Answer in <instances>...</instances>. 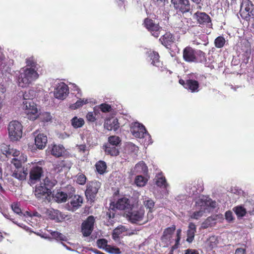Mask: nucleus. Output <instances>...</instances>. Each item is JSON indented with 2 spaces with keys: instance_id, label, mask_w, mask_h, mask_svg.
Here are the masks:
<instances>
[{
  "instance_id": "1",
  "label": "nucleus",
  "mask_w": 254,
  "mask_h": 254,
  "mask_svg": "<svg viewBox=\"0 0 254 254\" xmlns=\"http://www.w3.org/2000/svg\"><path fill=\"white\" fill-rule=\"evenodd\" d=\"M183 60L187 63H204L206 62L205 54L201 50H196L190 46L183 51Z\"/></svg>"
},
{
  "instance_id": "2",
  "label": "nucleus",
  "mask_w": 254,
  "mask_h": 254,
  "mask_svg": "<svg viewBox=\"0 0 254 254\" xmlns=\"http://www.w3.org/2000/svg\"><path fill=\"white\" fill-rule=\"evenodd\" d=\"M39 74L35 69L26 67L21 70L18 78L19 86L26 87L37 79Z\"/></svg>"
},
{
  "instance_id": "3",
  "label": "nucleus",
  "mask_w": 254,
  "mask_h": 254,
  "mask_svg": "<svg viewBox=\"0 0 254 254\" xmlns=\"http://www.w3.org/2000/svg\"><path fill=\"white\" fill-rule=\"evenodd\" d=\"M101 187V183L98 181L93 180L87 182L85 191V195L87 201L91 203L95 202Z\"/></svg>"
},
{
  "instance_id": "4",
  "label": "nucleus",
  "mask_w": 254,
  "mask_h": 254,
  "mask_svg": "<svg viewBox=\"0 0 254 254\" xmlns=\"http://www.w3.org/2000/svg\"><path fill=\"white\" fill-rule=\"evenodd\" d=\"M23 127L21 123L17 121L10 122L8 126L9 137L12 141L20 139L22 135Z\"/></svg>"
},
{
  "instance_id": "5",
  "label": "nucleus",
  "mask_w": 254,
  "mask_h": 254,
  "mask_svg": "<svg viewBox=\"0 0 254 254\" xmlns=\"http://www.w3.org/2000/svg\"><path fill=\"white\" fill-rule=\"evenodd\" d=\"M44 165V161H39L33 164L29 171V182L30 183L34 184L40 180L44 174L42 167Z\"/></svg>"
},
{
  "instance_id": "6",
  "label": "nucleus",
  "mask_w": 254,
  "mask_h": 254,
  "mask_svg": "<svg viewBox=\"0 0 254 254\" xmlns=\"http://www.w3.org/2000/svg\"><path fill=\"white\" fill-rule=\"evenodd\" d=\"M22 108L29 120L34 121L39 117L37 105L32 100L23 101Z\"/></svg>"
},
{
  "instance_id": "7",
  "label": "nucleus",
  "mask_w": 254,
  "mask_h": 254,
  "mask_svg": "<svg viewBox=\"0 0 254 254\" xmlns=\"http://www.w3.org/2000/svg\"><path fill=\"white\" fill-rule=\"evenodd\" d=\"M129 221L132 224L141 225L146 223L148 220H144V210L142 209L131 210L127 214Z\"/></svg>"
},
{
  "instance_id": "8",
  "label": "nucleus",
  "mask_w": 254,
  "mask_h": 254,
  "mask_svg": "<svg viewBox=\"0 0 254 254\" xmlns=\"http://www.w3.org/2000/svg\"><path fill=\"white\" fill-rule=\"evenodd\" d=\"M192 17L199 26L212 28L211 18L206 13L197 11L192 14Z\"/></svg>"
},
{
  "instance_id": "9",
  "label": "nucleus",
  "mask_w": 254,
  "mask_h": 254,
  "mask_svg": "<svg viewBox=\"0 0 254 254\" xmlns=\"http://www.w3.org/2000/svg\"><path fill=\"white\" fill-rule=\"evenodd\" d=\"M95 222L94 217L92 215L88 216L81 224V232L84 237L89 236L94 229Z\"/></svg>"
},
{
  "instance_id": "10",
  "label": "nucleus",
  "mask_w": 254,
  "mask_h": 254,
  "mask_svg": "<svg viewBox=\"0 0 254 254\" xmlns=\"http://www.w3.org/2000/svg\"><path fill=\"white\" fill-rule=\"evenodd\" d=\"M204 190L203 181L201 180H195L189 184L187 186V192L191 195H197L203 191Z\"/></svg>"
},
{
  "instance_id": "11",
  "label": "nucleus",
  "mask_w": 254,
  "mask_h": 254,
  "mask_svg": "<svg viewBox=\"0 0 254 254\" xmlns=\"http://www.w3.org/2000/svg\"><path fill=\"white\" fill-rule=\"evenodd\" d=\"M171 2L174 5L175 9L183 14L190 12V4L189 0H171Z\"/></svg>"
},
{
  "instance_id": "12",
  "label": "nucleus",
  "mask_w": 254,
  "mask_h": 254,
  "mask_svg": "<svg viewBox=\"0 0 254 254\" xmlns=\"http://www.w3.org/2000/svg\"><path fill=\"white\" fill-rule=\"evenodd\" d=\"M143 24L145 28L151 33L154 37L158 38L159 36L161 27L159 24L155 23L152 19L148 18H146L144 19Z\"/></svg>"
},
{
  "instance_id": "13",
  "label": "nucleus",
  "mask_w": 254,
  "mask_h": 254,
  "mask_svg": "<svg viewBox=\"0 0 254 254\" xmlns=\"http://www.w3.org/2000/svg\"><path fill=\"white\" fill-rule=\"evenodd\" d=\"M179 83L185 89L192 93L199 91V84L198 81L195 79H189L185 80L183 79H180L179 80Z\"/></svg>"
},
{
  "instance_id": "14",
  "label": "nucleus",
  "mask_w": 254,
  "mask_h": 254,
  "mask_svg": "<svg viewBox=\"0 0 254 254\" xmlns=\"http://www.w3.org/2000/svg\"><path fill=\"white\" fill-rule=\"evenodd\" d=\"M240 15L243 19L250 21L251 18H254V5L252 1L248 0L245 4V11L240 10Z\"/></svg>"
},
{
  "instance_id": "15",
  "label": "nucleus",
  "mask_w": 254,
  "mask_h": 254,
  "mask_svg": "<svg viewBox=\"0 0 254 254\" xmlns=\"http://www.w3.org/2000/svg\"><path fill=\"white\" fill-rule=\"evenodd\" d=\"M70 198V200L67 204L69 210L74 211L79 208L83 203V198L80 195H74Z\"/></svg>"
},
{
  "instance_id": "16",
  "label": "nucleus",
  "mask_w": 254,
  "mask_h": 254,
  "mask_svg": "<svg viewBox=\"0 0 254 254\" xmlns=\"http://www.w3.org/2000/svg\"><path fill=\"white\" fill-rule=\"evenodd\" d=\"M132 134L137 138H143L147 134V130L145 127L138 123H135L134 126L130 129Z\"/></svg>"
},
{
  "instance_id": "17",
  "label": "nucleus",
  "mask_w": 254,
  "mask_h": 254,
  "mask_svg": "<svg viewBox=\"0 0 254 254\" xmlns=\"http://www.w3.org/2000/svg\"><path fill=\"white\" fill-rule=\"evenodd\" d=\"M68 87L64 83L60 84L56 88L54 94L56 98L63 100L68 94Z\"/></svg>"
},
{
  "instance_id": "18",
  "label": "nucleus",
  "mask_w": 254,
  "mask_h": 254,
  "mask_svg": "<svg viewBox=\"0 0 254 254\" xmlns=\"http://www.w3.org/2000/svg\"><path fill=\"white\" fill-rule=\"evenodd\" d=\"M125 233L124 235H132L135 234L134 230H129L125 226H119L115 228L113 232L112 237L114 240H116L120 238V236Z\"/></svg>"
},
{
  "instance_id": "19",
  "label": "nucleus",
  "mask_w": 254,
  "mask_h": 254,
  "mask_svg": "<svg viewBox=\"0 0 254 254\" xmlns=\"http://www.w3.org/2000/svg\"><path fill=\"white\" fill-rule=\"evenodd\" d=\"M46 190L47 189L41 183L36 186L34 191L36 197L38 199L47 198L48 196L52 194V192Z\"/></svg>"
},
{
  "instance_id": "20",
  "label": "nucleus",
  "mask_w": 254,
  "mask_h": 254,
  "mask_svg": "<svg viewBox=\"0 0 254 254\" xmlns=\"http://www.w3.org/2000/svg\"><path fill=\"white\" fill-rule=\"evenodd\" d=\"M159 41L162 45L167 48H169L175 42V38L173 34L167 32L160 37Z\"/></svg>"
},
{
  "instance_id": "21",
  "label": "nucleus",
  "mask_w": 254,
  "mask_h": 254,
  "mask_svg": "<svg viewBox=\"0 0 254 254\" xmlns=\"http://www.w3.org/2000/svg\"><path fill=\"white\" fill-rule=\"evenodd\" d=\"M240 47L242 52L243 53L244 56L245 57V58L244 59V62L245 63H248L250 59L252 51L250 43L247 40L241 41Z\"/></svg>"
},
{
  "instance_id": "22",
  "label": "nucleus",
  "mask_w": 254,
  "mask_h": 254,
  "mask_svg": "<svg viewBox=\"0 0 254 254\" xmlns=\"http://www.w3.org/2000/svg\"><path fill=\"white\" fill-rule=\"evenodd\" d=\"M47 142V136L43 133H39L35 137V144L39 149H43Z\"/></svg>"
},
{
  "instance_id": "23",
  "label": "nucleus",
  "mask_w": 254,
  "mask_h": 254,
  "mask_svg": "<svg viewBox=\"0 0 254 254\" xmlns=\"http://www.w3.org/2000/svg\"><path fill=\"white\" fill-rule=\"evenodd\" d=\"M120 127L118 119L112 117L107 119L104 123V127L108 130H117Z\"/></svg>"
},
{
  "instance_id": "24",
  "label": "nucleus",
  "mask_w": 254,
  "mask_h": 254,
  "mask_svg": "<svg viewBox=\"0 0 254 254\" xmlns=\"http://www.w3.org/2000/svg\"><path fill=\"white\" fill-rule=\"evenodd\" d=\"M27 175V168H25L24 167H19L15 168L13 172L12 176L19 181H24L26 180Z\"/></svg>"
},
{
  "instance_id": "25",
  "label": "nucleus",
  "mask_w": 254,
  "mask_h": 254,
  "mask_svg": "<svg viewBox=\"0 0 254 254\" xmlns=\"http://www.w3.org/2000/svg\"><path fill=\"white\" fill-rule=\"evenodd\" d=\"M41 183L47 189L46 190L52 192V189L57 184V181L50 175L46 176Z\"/></svg>"
},
{
  "instance_id": "26",
  "label": "nucleus",
  "mask_w": 254,
  "mask_h": 254,
  "mask_svg": "<svg viewBox=\"0 0 254 254\" xmlns=\"http://www.w3.org/2000/svg\"><path fill=\"white\" fill-rule=\"evenodd\" d=\"M1 151L2 153L5 154L7 157L12 155L14 158H15L20 154V152L19 150L10 148L9 145L8 146L5 144H3L1 146Z\"/></svg>"
},
{
  "instance_id": "27",
  "label": "nucleus",
  "mask_w": 254,
  "mask_h": 254,
  "mask_svg": "<svg viewBox=\"0 0 254 254\" xmlns=\"http://www.w3.org/2000/svg\"><path fill=\"white\" fill-rule=\"evenodd\" d=\"M143 205L147 209L149 210L147 213L148 219L151 220L153 218L152 213L154 210V201L152 199L147 198L143 201Z\"/></svg>"
},
{
  "instance_id": "28",
  "label": "nucleus",
  "mask_w": 254,
  "mask_h": 254,
  "mask_svg": "<svg viewBox=\"0 0 254 254\" xmlns=\"http://www.w3.org/2000/svg\"><path fill=\"white\" fill-rule=\"evenodd\" d=\"M105 153L111 156H117L119 154V147L106 144L103 146Z\"/></svg>"
},
{
  "instance_id": "29",
  "label": "nucleus",
  "mask_w": 254,
  "mask_h": 254,
  "mask_svg": "<svg viewBox=\"0 0 254 254\" xmlns=\"http://www.w3.org/2000/svg\"><path fill=\"white\" fill-rule=\"evenodd\" d=\"M64 153V147L62 145L54 144L51 150V154L56 157H60Z\"/></svg>"
},
{
  "instance_id": "30",
  "label": "nucleus",
  "mask_w": 254,
  "mask_h": 254,
  "mask_svg": "<svg viewBox=\"0 0 254 254\" xmlns=\"http://www.w3.org/2000/svg\"><path fill=\"white\" fill-rule=\"evenodd\" d=\"M129 200L127 198L123 197L118 199L115 204V207L119 210H125L129 207Z\"/></svg>"
},
{
  "instance_id": "31",
  "label": "nucleus",
  "mask_w": 254,
  "mask_h": 254,
  "mask_svg": "<svg viewBox=\"0 0 254 254\" xmlns=\"http://www.w3.org/2000/svg\"><path fill=\"white\" fill-rule=\"evenodd\" d=\"M149 57L152 60L151 64L152 65L159 67L162 64L159 60V55L157 52H152L150 54Z\"/></svg>"
},
{
  "instance_id": "32",
  "label": "nucleus",
  "mask_w": 254,
  "mask_h": 254,
  "mask_svg": "<svg viewBox=\"0 0 254 254\" xmlns=\"http://www.w3.org/2000/svg\"><path fill=\"white\" fill-rule=\"evenodd\" d=\"M84 123V121L82 118H78L76 116L71 120V125L74 128L81 127Z\"/></svg>"
},
{
  "instance_id": "33",
  "label": "nucleus",
  "mask_w": 254,
  "mask_h": 254,
  "mask_svg": "<svg viewBox=\"0 0 254 254\" xmlns=\"http://www.w3.org/2000/svg\"><path fill=\"white\" fill-rule=\"evenodd\" d=\"M95 167L97 172L99 174L102 175L106 172L107 169V165L105 162L100 160L96 163Z\"/></svg>"
},
{
  "instance_id": "34",
  "label": "nucleus",
  "mask_w": 254,
  "mask_h": 254,
  "mask_svg": "<svg viewBox=\"0 0 254 254\" xmlns=\"http://www.w3.org/2000/svg\"><path fill=\"white\" fill-rule=\"evenodd\" d=\"M175 229L176 227L175 225H172L171 227L165 229L163 232L162 238L166 240L170 239L172 235L174 233Z\"/></svg>"
},
{
  "instance_id": "35",
  "label": "nucleus",
  "mask_w": 254,
  "mask_h": 254,
  "mask_svg": "<svg viewBox=\"0 0 254 254\" xmlns=\"http://www.w3.org/2000/svg\"><path fill=\"white\" fill-rule=\"evenodd\" d=\"M121 142V139L119 136L112 135L108 137V142L106 144L120 147Z\"/></svg>"
},
{
  "instance_id": "36",
  "label": "nucleus",
  "mask_w": 254,
  "mask_h": 254,
  "mask_svg": "<svg viewBox=\"0 0 254 254\" xmlns=\"http://www.w3.org/2000/svg\"><path fill=\"white\" fill-rule=\"evenodd\" d=\"M49 216L51 219L57 221H61V219H63L61 212L57 209H53L50 211Z\"/></svg>"
},
{
  "instance_id": "37",
  "label": "nucleus",
  "mask_w": 254,
  "mask_h": 254,
  "mask_svg": "<svg viewBox=\"0 0 254 254\" xmlns=\"http://www.w3.org/2000/svg\"><path fill=\"white\" fill-rule=\"evenodd\" d=\"M233 210L238 218L244 217L247 213V210L246 208L241 205L234 207Z\"/></svg>"
},
{
  "instance_id": "38",
  "label": "nucleus",
  "mask_w": 254,
  "mask_h": 254,
  "mask_svg": "<svg viewBox=\"0 0 254 254\" xmlns=\"http://www.w3.org/2000/svg\"><path fill=\"white\" fill-rule=\"evenodd\" d=\"M27 161V159L22 157L20 160H18L17 158H13L11 160V163L15 167V168L23 167L22 165Z\"/></svg>"
},
{
  "instance_id": "39",
  "label": "nucleus",
  "mask_w": 254,
  "mask_h": 254,
  "mask_svg": "<svg viewBox=\"0 0 254 254\" xmlns=\"http://www.w3.org/2000/svg\"><path fill=\"white\" fill-rule=\"evenodd\" d=\"M147 181L143 176L139 175L135 177L134 183L138 187H143L146 185Z\"/></svg>"
},
{
  "instance_id": "40",
  "label": "nucleus",
  "mask_w": 254,
  "mask_h": 254,
  "mask_svg": "<svg viewBox=\"0 0 254 254\" xmlns=\"http://www.w3.org/2000/svg\"><path fill=\"white\" fill-rule=\"evenodd\" d=\"M55 198L58 202H65L67 198V195L63 191L58 192L55 195Z\"/></svg>"
},
{
  "instance_id": "41",
  "label": "nucleus",
  "mask_w": 254,
  "mask_h": 254,
  "mask_svg": "<svg viewBox=\"0 0 254 254\" xmlns=\"http://www.w3.org/2000/svg\"><path fill=\"white\" fill-rule=\"evenodd\" d=\"M225 42L226 40L223 36H218L215 39L214 44L216 48H221L224 46Z\"/></svg>"
},
{
  "instance_id": "42",
  "label": "nucleus",
  "mask_w": 254,
  "mask_h": 254,
  "mask_svg": "<svg viewBox=\"0 0 254 254\" xmlns=\"http://www.w3.org/2000/svg\"><path fill=\"white\" fill-rule=\"evenodd\" d=\"M11 208L13 211L16 214L21 216L22 214V210L20 207V204L18 202H13L11 204Z\"/></svg>"
},
{
  "instance_id": "43",
  "label": "nucleus",
  "mask_w": 254,
  "mask_h": 254,
  "mask_svg": "<svg viewBox=\"0 0 254 254\" xmlns=\"http://www.w3.org/2000/svg\"><path fill=\"white\" fill-rule=\"evenodd\" d=\"M156 184L157 186L164 189L167 188L168 186L166 179L164 177L158 178L156 182Z\"/></svg>"
},
{
  "instance_id": "44",
  "label": "nucleus",
  "mask_w": 254,
  "mask_h": 254,
  "mask_svg": "<svg viewBox=\"0 0 254 254\" xmlns=\"http://www.w3.org/2000/svg\"><path fill=\"white\" fill-rule=\"evenodd\" d=\"M88 103V100L87 99H81L77 100L75 104L72 105L71 106V108L72 109H78L81 107H82L83 105L86 104Z\"/></svg>"
},
{
  "instance_id": "45",
  "label": "nucleus",
  "mask_w": 254,
  "mask_h": 254,
  "mask_svg": "<svg viewBox=\"0 0 254 254\" xmlns=\"http://www.w3.org/2000/svg\"><path fill=\"white\" fill-rule=\"evenodd\" d=\"M26 64L27 66L35 69L36 67L37 64L33 57H29L26 60Z\"/></svg>"
},
{
  "instance_id": "46",
  "label": "nucleus",
  "mask_w": 254,
  "mask_h": 254,
  "mask_svg": "<svg viewBox=\"0 0 254 254\" xmlns=\"http://www.w3.org/2000/svg\"><path fill=\"white\" fill-rule=\"evenodd\" d=\"M52 236L57 240L60 241H65L66 238L63 235L62 233L57 232V231H53L51 233Z\"/></svg>"
},
{
  "instance_id": "47",
  "label": "nucleus",
  "mask_w": 254,
  "mask_h": 254,
  "mask_svg": "<svg viewBox=\"0 0 254 254\" xmlns=\"http://www.w3.org/2000/svg\"><path fill=\"white\" fill-rule=\"evenodd\" d=\"M87 181V178L85 175L83 174H78L77 175L76 183L80 185L85 184Z\"/></svg>"
},
{
  "instance_id": "48",
  "label": "nucleus",
  "mask_w": 254,
  "mask_h": 254,
  "mask_svg": "<svg viewBox=\"0 0 254 254\" xmlns=\"http://www.w3.org/2000/svg\"><path fill=\"white\" fill-rule=\"evenodd\" d=\"M99 108L103 113L110 112L112 110L111 106L106 103H103L100 105Z\"/></svg>"
},
{
  "instance_id": "49",
  "label": "nucleus",
  "mask_w": 254,
  "mask_h": 254,
  "mask_svg": "<svg viewBox=\"0 0 254 254\" xmlns=\"http://www.w3.org/2000/svg\"><path fill=\"white\" fill-rule=\"evenodd\" d=\"M213 221V219L212 217H208L202 224V227L204 229H206L209 227H211V222Z\"/></svg>"
},
{
  "instance_id": "50",
  "label": "nucleus",
  "mask_w": 254,
  "mask_h": 254,
  "mask_svg": "<svg viewBox=\"0 0 254 254\" xmlns=\"http://www.w3.org/2000/svg\"><path fill=\"white\" fill-rule=\"evenodd\" d=\"M204 211L202 210H199L198 211H196L193 213V214L191 215V218L194 219H198L200 217L202 216Z\"/></svg>"
},
{
  "instance_id": "51",
  "label": "nucleus",
  "mask_w": 254,
  "mask_h": 254,
  "mask_svg": "<svg viewBox=\"0 0 254 254\" xmlns=\"http://www.w3.org/2000/svg\"><path fill=\"white\" fill-rule=\"evenodd\" d=\"M195 233L196 232L192 231H187V238L186 241L190 243H191L194 239Z\"/></svg>"
},
{
  "instance_id": "52",
  "label": "nucleus",
  "mask_w": 254,
  "mask_h": 254,
  "mask_svg": "<svg viewBox=\"0 0 254 254\" xmlns=\"http://www.w3.org/2000/svg\"><path fill=\"white\" fill-rule=\"evenodd\" d=\"M87 120L91 122L96 121V113L94 112H89L86 115Z\"/></svg>"
},
{
  "instance_id": "53",
  "label": "nucleus",
  "mask_w": 254,
  "mask_h": 254,
  "mask_svg": "<svg viewBox=\"0 0 254 254\" xmlns=\"http://www.w3.org/2000/svg\"><path fill=\"white\" fill-rule=\"evenodd\" d=\"M225 218L228 222L232 221L234 218L233 213L230 211H227L225 212Z\"/></svg>"
},
{
  "instance_id": "54",
  "label": "nucleus",
  "mask_w": 254,
  "mask_h": 254,
  "mask_svg": "<svg viewBox=\"0 0 254 254\" xmlns=\"http://www.w3.org/2000/svg\"><path fill=\"white\" fill-rule=\"evenodd\" d=\"M42 116L43 117V121L44 122H49L51 120V116L49 113H44L42 115Z\"/></svg>"
},
{
  "instance_id": "55",
  "label": "nucleus",
  "mask_w": 254,
  "mask_h": 254,
  "mask_svg": "<svg viewBox=\"0 0 254 254\" xmlns=\"http://www.w3.org/2000/svg\"><path fill=\"white\" fill-rule=\"evenodd\" d=\"M97 244L99 247H104L107 246V241L104 239L97 240Z\"/></svg>"
},
{
  "instance_id": "56",
  "label": "nucleus",
  "mask_w": 254,
  "mask_h": 254,
  "mask_svg": "<svg viewBox=\"0 0 254 254\" xmlns=\"http://www.w3.org/2000/svg\"><path fill=\"white\" fill-rule=\"evenodd\" d=\"M187 231L196 232V226L194 223L192 222L190 223L188 227V230Z\"/></svg>"
},
{
  "instance_id": "57",
  "label": "nucleus",
  "mask_w": 254,
  "mask_h": 254,
  "mask_svg": "<svg viewBox=\"0 0 254 254\" xmlns=\"http://www.w3.org/2000/svg\"><path fill=\"white\" fill-rule=\"evenodd\" d=\"M185 254H199V253L196 250L188 249L185 251Z\"/></svg>"
},
{
  "instance_id": "58",
  "label": "nucleus",
  "mask_w": 254,
  "mask_h": 254,
  "mask_svg": "<svg viewBox=\"0 0 254 254\" xmlns=\"http://www.w3.org/2000/svg\"><path fill=\"white\" fill-rule=\"evenodd\" d=\"M29 94H30V91H29L28 92L25 91L24 92V93L23 95V100L24 101L27 100H32V97L30 98L29 97Z\"/></svg>"
},
{
  "instance_id": "59",
  "label": "nucleus",
  "mask_w": 254,
  "mask_h": 254,
  "mask_svg": "<svg viewBox=\"0 0 254 254\" xmlns=\"http://www.w3.org/2000/svg\"><path fill=\"white\" fill-rule=\"evenodd\" d=\"M191 1L195 3L197 6V8L198 9H201V6L200 5V4L201 3V1H202V0H191Z\"/></svg>"
},
{
  "instance_id": "60",
  "label": "nucleus",
  "mask_w": 254,
  "mask_h": 254,
  "mask_svg": "<svg viewBox=\"0 0 254 254\" xmlns=\"http://www.w3.org/2000/svg\"><path fill=\"white\" fill-rule=\"evenodd\" d=\"M246 250L243 248H238L235 251V254H245Z\"/></svg>"
},
{
  "instance_id": "61",
  "label": "nucleus",
  "mask_w": 254,
  "mask_h": 254,
  "mask_svg": "<svg viewBox=\"0 0 254 254\" xmlns=\"http://www.w3.org/2000/svg\"><path fill=\"white\" fill-rule=\"evenodd\" d=\"M86 145L84 144H81L78 146V149L80 152L84 153L86 150Z\"/></svg>"
},
{
  "instance_id": "62",
  "label": "nucleus",
  "mask_w": 254,
  "mask_h": 254,
  "mask_svg": "<svg viewBox=\"0 0 254 254\" xmlns=\"http://www.w3.org/2000/svg\"><path fill=\"white\" fill-rule=\"evenodd\" d=\"M138 165H140L142 167V168L144 167L145 168V169H147V167L146 166V164H145V163L143 161H141L140 162H139V163H138L136 166H138Z\"/></svg>"
},
{
  "instance_id": "63",
  "label": "nucleus",
  "mask_w": 254,
  "mask_h": 254,
  "mask_svg": "<svg viewBox=\"0 0 254 254\" xmlns=\"http://www.w3.org/2000/svg\"><path fill=\"white\" fill-rule=\"evenodd\" d=\"M22 157H24L25 158H26L27 159V156L23 153H20V154L19 155L18 157H16L15 158H17L18 160H20L21 159H22Z\"/></svg>"
},
{
  "instance_id": "64",
  "label": "nucleus",
  "mask_w": 254,
  "mask_h": 254,
  "mask_svg": "<svg viewBox=\"0 0 254 254\" xmlns=\"http://www.w3.org/2000/svg\"><path fill=\"white\" fill-rule=\"evenodd\" d=\"M107 215L108 216V217H109V219H111V218H113L114 217V214L113 213L112 214H111V212H107Z\"/></svg>"
}]
</instances>
